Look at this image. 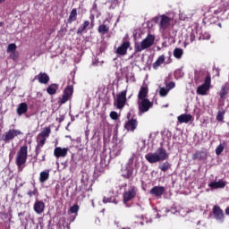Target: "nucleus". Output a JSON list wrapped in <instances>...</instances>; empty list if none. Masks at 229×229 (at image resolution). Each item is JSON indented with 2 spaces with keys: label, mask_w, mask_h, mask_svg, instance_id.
<instances>
[{
  "label": "nucleus",
  "mask_w": 229,
  "mask_h": 229,
  "mask_svg": "<svg viewBox=\"0 0 229 229\" xmlns=\"http://www.w3.org/2000/svg\"><path fill=\"white\" fill-rule=\"evenodd\" d=\"M139 167H140V165L139 164V158L137 157V155L132 154L129 158L125 168L122 169V176H123V178H131L134 169L137 171Z\"/></svg>",
  "instance_id": "obj_1"
},
{
  "label": "nucleus",
  "mask_w": 229,
  "mask_h": 229,
  "mask_svg": "<svg viewBox=\"0 0 229 229\" xmlns=\"http://www.w3.org/2000/svg\"><path fill=\"white\" fill-rule=\"evenodd\" d=\"M145 158L149 162V164H157V162H164V160H167V158H169V154L165 148H159L154 153H148L145 156Z\"/></svg>",
  "instance_id": "obj_2"
},
{
  "label": "nucleus",
  "mask_w": 229,
  "mask_h": 229,
  "mask_svg": "<svg viewBox=\"0 0 229 229\" xmlns=\"http://www.w3.org/2000/svg\"><path fill=\"white\" fill-rule=\"evenodd\" d=\"M28 160V146H22L16 155V165L18 166V171H22L24 169V164Z\"/></svg>",
  "instance_id": "obj_3"
},
{
  "label": "nucleus",
  "mask_w": 229,
  "mask_h": 229,
  "mask_svg": "<svg viewBox=\"0 0 229 229\" xmlns=\"http://www.w3.org/2000/svg\"><path fill=\"white\" fill-rule=\"evenodd\" d=\"M153 44H155V36L148 34L141 42L135 44L134 49L137 51V53H140L144 51V49H148V47H151Z\"/></svg>",
  "instance_id": "obj_4"
},
{
  "label": "nucleus",
  "mask_w": 229,
  "mask_h": 229,
  "mask_svg": "<svg viewBox=\"0 0 229 229\" xmlns=\"http://www.w3.org/2000/svg\"><path fill=\"white\" fill-rule=\"evenodd\" d=\"M19 135H22V132L21 130H16V129H9L7 131H5L4 134L0 136V140H3L5 144H10L12 140L15 137H19Z\"/></svg>",
  "instance_id": "obj_5"
},
{
  "label": "nucleus",
  "mask_w": 229,
  "mask_h": 229,
  "mask_svg": "<svg viewBox=\"0 0 229 229\" xmlns=\"http://www.w3.org/2000/svg\"><path fill=\"white\" fill-rule=\"evenodd\" d=\"M153 103L149 101V99H141L138 100V108L139 114L142 115V114H146V112H149V108H152Z\"/></svg>",
  "instance_id": "obj_6"
},
{
  "label": "nucleus",
  "mask_w": 229,
  "mask_h": 229,
  "mask_svg": "<svg viewBox=\"0 0 229 229\" xmlns=\"http://www.w3.org/2000/svg\"><path fill=\"white\" fill-rule=\"evenodd\" d=\"M139 190L135 186H130L128 190L123 192V203L126 205L128 201H131L135 196H137Z\"/></svg>",
  "instance_id": "obj_7"
},
{
  "label": "nucleus",
  "mask_w": 229,
  "mask_h": 229,
  "mask_svg": "<svg viewBox=\"0 0 229 229\" xmlns=\"http://www.w3.org/2000/svg\"><path fill=\"white\" fill-rule=\"evenodd\" d=\"M159 20V30L163 35L165 34V30L171 26V18L165 16V15H161L158 18Z\"/></svg>",
  "instance_id": "obj_8"
},
{
  "label": "nucleus",
  "mask_w": 229,
  "mask_h": 229,
  "mask_svg": "<svg viewBox=\"0 0 229 229\" xmlns=\"http://www.w3.org/2000/svg\"><path fill=\"white\" fill-rule=\"evenodd\" d=\"M126 94H127V91L123 90L116 96V100L114 102V105L116 108H118V110L124 108V106L126 105Z\"/></svg>",
  "instance_id": "obj_9"
},
{
  "label": "nucleus",
  "mask_w": 229,
  "mask_h": 229,
  "mask_svg": "<svg viewBox=\"0 0 229 229\" xmlns=\"http://www.w3.org/2000/svg\"><path fill=\"white\" fill-rule=\"evenodd\" d=\"M208 89H210V77H207L205 83L197 88V94L199 96H207Z\"/></svg>",
  "instance_id": "obj_10"
},
{
  "label": "nucleus",
  "mask_w": 229,
  "mask_h": 229,
  "mask_svg": "<svg viewBox=\"0 0 229 229\" xmlns=\"http://www.w3.org/2000/svg\"><path fill=\"white\" fill-rule=\"evenodd\" d=\"M213 214L217 223H225V213L219 206H214Z\"/></svg>",
  "instance_id": "obj_11"
},
{
  "label": "nucleus",
  "mask_w": 229,
  "mask_h": 229,
  "mask_svg": "<svg viewBox=\"0 0 229 229\" xmlns=\"http://www.w3.org/2000/svg\"><path fill=\"white\" fill-rule=\"evenodd\" d=\"M196 37H198V30L192 28L188 29L187 38L184 42L185 46H189V44L195 41Z\"/></svg>",
  "instance_id": "obj_12"
},
{
  "label": "nucleus",
  "mask_w": 229,
  "mask_h": 229,
  "mask_svg": "<svg viewBox=\"0 0 229 229\" xmlns=\"http://www.w3.org/2000/svg\"><path fill=\"white\" fill-rule=\"evenodd\" d=\"M131 43L130 41H123L120 47H117L115 53L120 56H124L128 53V49L130 48Z\"/></svg>",
  "instance_id": "obj_13"
},
{
  "label": "nucleus",
  "mask_w": 229,
  "mask_h": 229,
  "mask_svg": "<svg viewBox=\"0 0 229 229\" xmlns=\"http://www.w3.org/2000/svg\"><path fill=\"white\" fill-rule=\"evenodd\" d=\"M207 78H210V75H208V72H207V71H195V83H201V81H206Z\"/></svg>",
  "instance_id": "obj_14"
},
{
  "label": "nucleus",
  "mask_w": 229,
  "mask_h": 229,
  "mask_svg": "<svg viewBox=\"0 0 229 229\" xmlns=\"http://www.w3.org/2000/svg\"><path fill=\"white\" fill-rule=\"evenodd\" d=\"M73 88L72 86H68L65 88L63 97L61 98V103L64 105V103H67V100L71 98V96H72Z\"/></svg>",
  "instance_id": "obj_15"
},
{
  "label": "nucleus",
  "mask_w": 229,
  "mask_h": 229,
  "mask_svg": "<svg viewBox=\"0 0 229 229\" xmlns=\"http://www.w3.org/2000/svg\"><path fill=\"white\" fill-rule=\"evenodd\" d=\"M34 212L38 214V216H40L44 213V210L46 208V204L42 200H36L33 206Z\"/></svg>",
  "instance_id": "obj_16"
},
{
  "label": "nucleus",
  "mask_w": 229,
  "mask_h": 229,
  "mask_svg": "<svg viewBox=\"0 0 229 229\" xmlns=\"http://www.w3.org/2000/svg\"><path fill=\"white\" fill-rule=\"evenodd\" d=\"M68 151V148H62L60 147H56L54 150V155L56 158H64V157H67Z\"/></svg>",
  "instance_id": "obj_17"
},
{
  "label": "nucleus",
  "mask_w": 229,
  "mask_h": 229,
  "mask_svg": "<svg viewBox=\"0 0 229 229\" xmlns=\"http://www.w3.org/2000/svg\"><path fill=\"white\" fill-rule=\"evenodd\" d=\"M139 124V122H137L136 119H131L129 120L125 125L124 128L125 130H127L128 131H135V130H137V125Z\"/></svg>",
  "instance_id": "obj_18"
},
{
  "label": "nucleus",
  "mask_w": 229,
  "mask_h": 229,
  "mask_svg": "<svg viewBox=\"0 0 229 229\" xmlns=\"http://www.w3.org/2000/svg\"><path fill=\"white\" fill-rule=\"evenodd\" d=\"M46 138H42L41 136L37 137L38 145L36 147V155L38 157L39 153L42 151V148H44V144H46Z\"/></svg>",
  "instance_id": "obj_19"
},
{
  "label": "nucleus",
  "mask_w": 229,
  "mask_h": 229,
  "mask_svg": "<svg viewBox=\"0 0 229 229\" xmlns=\"http://www.w3.org/2000/svg\"><path fill=\"white\" fill-rule=\"evenodd\" d=\"M228 90H229V85L228 84H225V86L222 87V89L219 92V96H220L219 103H220V105H225V99L226 98V94H228Z\"/></svg>",
  "instance_id": "obj_20"
},
{
  "label": "nucleus",
  "mask_w": 229,
  "mask_h": 229,
  "mask_svg": "<svg viewBox=\"0 0 229 229\" xmlns=\"http://www.w3.org/2000/svg\"><path fill=\"white\" fill-rule=\"evenodd\" d=\"M211 189H225L226 187V182L224 180H219L218 182H211L208 184Z\"/></svg>",
  "instance_id": "obj_21"
},
{
  "label": "nucleus",
  "mask_w": 229,
  "mask_h": 229,
  "mask_svg": "<svg viewBox=\"0 0 229 229\" xmlns=\"http://www.w3.org/2000/svg\"><path fill=\"white\" fill-rule=\"evenodd\" d=\"M164 192H165V188L163 186H155L150 190V194H152V196H162Z\"/></svg>",
  "instance_id": "obj_22"
},
{
  "label": "nucleus",
  "mask_w": 229,
  "mask_h": 229,
  "mask_svg": "<svg viewBox=\"0 0 229 229\" xmlns=\"http://www.w3.org/2000/svg\"><path fill=\"white\" fill-rule=\"evenodd\" d=\"M38 81L39 83L46 85L47 83H49V75H47L46 72H40L38 75Z\"/></svg>",
  "instance_id": "obj_23"
},
{
  "label": "nucleus",
  "mask_w": 229,
  "mask_h": 229,
  "mask_svg": "<svg viewBox=\"0 0 229 229\" xmlns=\"http://www.w3.org/2000/svg\"><path fill=\"white\" fill-rule=\"evenodd\" d=\"M191 119H192V115L187 114H181L177 117V120L181 124L183 123H191Z\"/></svg>",
  "instance_id": "obj_24"
},
{
  "label": "nucleus",
  "mask_w": 229,
  "mask_h": 229,
  "mask_svg": "<svg viewBox=\"0 0 229 229\" xmlns=\"http://www.w3.org/2000/svg\"><path fill=\"white\" fill-rule=\"evenodd\" d=\"M207 153L204 151H196L192 156V160H205Z\"/></svg>",
  "instance_id": "obj_25"
},
{
  "label": "nucleus",
  "mask_w": 229,
  "mask_h": 229,
  "mask_svg": "<svg viewBox=\"0 0 229 229\" xmlns=\"http://www.w3.org/2000/svg\"><path fill=\"white\" fill-rule=\"evenodd\" d=\"M147 97H148V88L141 87L138 94V101L142 99H148L146 98Z\"/></svg>",
  "instance_id": "obj_26"
},
{
  "label": "nucleus",
  "mask_w": 229,
  "mask_h": 229,
  "mask_svg": "<svg viewBox=\"0 0 229 229\" xmlns=\"http://www.w3.org/2000/svg\"><path fill=\"white\" fill-rule=\"evenodd\" d=\"M49 180V170H45L39 174L40 183H45Z\"/></svg>",
  "instance_id": "obj_27"
},
{
  "label": "nucleus",
  "mask_w": 229,
  "mask_h": 229,
  "mask_svg": "<svg viewBox=\"0 0 229 229\" xmlns=\"http://www.w3.org/2000/svg\"><path fill=\"white\" fill-rule=\"evenodd\" d=\"M26 112H28V104L26 103L20 104L17 108L18 115H22V114H26Z\"/></svg>",
  "instance_id": "obj_28"
},
{
  "label": "nucleus",
  "mask_w": 229,
  "mask_h": 229,
  "mask_svg": "<svg viewBox=\"0 0 229 229\" xmlns=\"http://www.w3.org/2000/svg\"><path fill=\"white\" fill-rule=\"evenodd\" d=\"M77 17H78V10L72 9L68 19V23L72 24V22L76 21Z\"/></svg>",
  "instance_id": "obj_29"
},
{
  "label": "nucleus",
  "mask_w": 229,
  "mask_h": 229,
  "mask_svg": "<svg viewBox=\"0 0 229 229\" xmlns=\"http://www.w3.org/2000/svg\"><path fill=\"white\" fill-rule=\"evenodd\" d=\"M58 90V84H51L50 86H48V88L47 89V94H49L50 96H53L54 94H56V91Z\"/></svg>",
  "instance_id": "obj_30"
},
{
  "label": "nucleus",
  "mask_w": 229,
  "mask_h": 229,
  "mask_svg": "<svg viewBox=\"0 0 229 229\" xmlns=\"http://www.w3.org/2000/svg\"><path fill=\"white\" fill-rule=\"evenodd\" d=\"M89 26H90V21H84V23L81 25L77 30V34L81 35V33H83V31H85L87 28H89Z\"/></svg>",
  "instance_id": "obj_31"
},
{
  "label": "nucleus",
  "mask_w": 229,
  "mask_h": 229,
  "mask_svg": "<svg viewBox=\"0 0 229 229\" xmlns=\"http://www.w3.org/2000/svg\"><path fill=\"white\" fill-rule=\"evenodd\" d=\"M165 61V55H160L157 60L153 64L154 69H158L159 66Z\"/></svg>",
  "instance_id": "obj_32"
},
{
  "label": "nucleus",
  "mask_w": 229,
  "mask_h": 229,
  "mask_svg": "<svg viewBox=\"0 0 229 229\" xmlns=\"http://www.w3.org/2000/svg\"><path fill=\"white\" fill-rule=\"evenodd\" d=\"M50 134L51 128L46 127L38 136L42 137L43 139H47V137H49Z\"/></svg>",
  "instance_id": "obj_33"
},
{
  "label": "nucleus",
  "mask_w": 229,
  "mask_h": 229,
  "mask_svg": "<svg viewBox=\"0 0 229 229\" xmlns=\"http://www.w3.org/2000/svg\"><path fill=\"white\" fill-rule=\"evenodd\" d=\"M110 30V28L108 26H106V24H101L98 26V33H100V35H106V32Z\"/></svg>",
  "instance_id": "obj_34"
},
{
  "label": "nucleus",
  "mask_w": 229,
  "mask_h": 229,
  "mask_svg": "<svg viewBox=\"0 0 229 229\" xmlns=\"http://www.w3.org/2000/svg\"><path fill=\"white\" fill-rule=\"evenodd\" d=\"M174 56L175 58H178V59L182 58V56H183V49H182V48H175L174 50Z\"/></svg>",
  "instance_id": "obj_35"
},
{
  "label": "nucleus",
  "mask_w": 229,
  "mask_h": 229,
  "mask_svg": "<svg viewBox=\"0 0 229 229\" xmlns=\"http://www.w3.org/2000/svg\"><path fill=\"white\" fill-rule=\"evenodd\" d=\"M159 169L165 173V171H169V169H171V164H169V162H165L163 165H159Z\"/></svg>",
  "instance_id": "obj_36"
},
{
  "label": "nucleus",
  "mask_w": 229,
  "mask_h": 229,
  "mask_svg": "<svg viewBox=\"0 0 229 229\" xmlns=\"http://www.w3.org/2000/svg\"><path fill=\"white\" fill-rule=\"evenodd\" d=\"M17 51V45L15 43H11L7 47V53H15Z\"/></svg>",
  "instance_id": "obj_37"
},
{
  "label": "nucleus",
  "mask_w": 229,
  "mask_h": 229,
  "mask_svg": "<svg viewBox=\"0 0 229 229\" xmlns=\"http://www.w3.org/2000/svg\"><path fill=\"white\" fill-rule=\"evenodd\" d=\"M140 219L141 220V221H138L137 223H140V225H141V226H144V225H148V223H152V220L151 219H149V220H148V217H145L144 216H141L140 217Z\"/></svg>",
  "instance_id": "obj_38"
},
{
  "label": "nucleus",
  "mask_w": 229,
  "mask_h": 229,
  "mask_svg": "<svg viewBox=\"0 0 229 229\" xmlns=\"http://www.w3.org/2000/svg\"><path fill=\"white\" fill-rule=\"evenodd\" d=\"M225 119V111L224 109H220L216 115V121H223Z\"/></svg>",
  "instance_id": "obj_39"
},
{
  "label": "nucleus",
  "mask_w": 229,
  "mask_h": 229,
  "mask_svg": "<svg viewBox=\"0 0 229 229\" xmlns=\"http://www.w3.org/2000/svg\"><path fill=\"white\" fill-rule=\"evenodd\" d=\"M225 143L218 145L217 148H216V154L221 155V153H223V151H225Z\"/></svg>",
  "instance_id": "obj_40"
},
{
  "label": "nucleus",
  "mask_w": 229,
  "mask_h": 229,
  "mask_svg": "<svg viewBox=\"0 0 229 229\" xmlns=\"http://www.w3.org/2000/svg\"><path fill=\"white\" fill-rule=\"evenodd\" d=\"M103 203H114L115 205H117V200H115V199L114 198L104 197Z\"/></svg>",
  "instance_id": "obj_41"
},
{
  "label": "nucleus",
  "mask_w": 229,
  "mask_h": 229,
  "mask_svg": "<svg viewBox=\"0 0 229 229\" xmlns=\"http://www.w3.org/2000/svg\"><path fill=\"white\" fill-rule=\"evenodd\" d=\"M159 94L162 98H165V96L169 94V90L167 88H160Z\"/></svg>",
  "instance_id": "obj_42"
},
{
  "label": "nucleus",
  "mask_w": 229,
  "mask_h": 229,
  "mask_svg": "<svg viewBox=\"0 0 229 229\" xmlns=\"http://www.w3.org/2000/svg\"><path fill=\"white\" fill-rule=\"evenodd\" d=\"M79 210H80V206H78V205H73L70 208L71 214H77Z\"/></svg>",
  "instance_id": "obj_43"
},
{
  "label": "nucleus",
  "mask_w": 229,
  "mask_h": 229,
  "mask_svg": "<svg viewBox=\"0 0 229 229\" xmlns=\"http://www.w3.org/2000/svg\"><path fill=\"white\" fill-rule=\"evenodd\" d=\"M27 194L30 198H33V196H37V194H38V191L34 189L33 191H29Z\"/></svg>",
  "instance_id": "obj_44"
},
{
  "label": "nucleus",
  "mask_w": 229,
  "mask_h": 229,
  "mask_svg": "<svg viewBox=\"0 0 229 229\" xmlns=\"http://www.w3.org/2000/svg\"><path fill=\"white\" fill-rule=\"evenodd\" d=\"M110 117L111 119H114V121H117V119H119V114H117V112L112 111L110 113Z\"/></svg>",
  "instance_id": "obj_45"
},
{
  "label": "nucleus",
  "mask_w": 229,
  "mask_h": 229,
  "mask_svg": "<svg viewBox=\"0 0 229 229\" xmlns=\"http://www.w3.org/2000/svg\"><path fill=\"white\" fill-rule=\"evenodd\" d=\"M10 58L15 62L19 58V54L17 52H11Z\"/></svg>",
  "instance_id": "obj_46"
},
{
  "label": "nucleus",
  "mask_w": 229,
  "mask_h": 229,
  "mask_svg": "<svg viewBox=\"0 0 229 229\" xmlns=\"http://www.w3.org/2000/svg\"><path fill=\"white\" fill-rule=\"evenodd\" d=\"M175 87V84L174 81L170 82L167 86H166V89H168V90H171L173 89H174Z\"/></svg>",
  "instance_id": "obj_47"
},
{
  "label": "nucleus",
  "mask_w": 229,
  "mask_h": 229,
  "mask_svg": "<svg viewBox=\"0 0 229 229\" xmlns=\"http://www.w3.org/2000/svg\"><path fill=\"white\" fill-rule=\"evenodd\" d=\"M102 64H103V63L99 62V60H98V59H96V60L93 61V63H92V64H93V65H96V66H98V65H102Z\"/></svg>",
  "instance_id": "obj_48"
},
{
  "label": "nucleus",
  "mask_w": 229,
  "mask_h": 229,
  "mask_svg": "<svg viewBox=\"0 0 229 229\" xmlns=\"http://www.w3.org/2000/svg\"><path fill=\"white\" fill-rule=\"evenodd\" d=\"M203 38L204 40H210V34L208 33L204 34Z\"/></svg>",
  "instance_id": "obj_49"
},
{
  "label": "nucleus",
  "mask_w": 229,
  "mask_h": 229,
  "mask_svg": "<svg viewBox=\"0 0 229 229\" xmlns=\"http://www.w3.org/2000/svg\"><path fill=\"white\" fill-rule=\"evenodd\" d=\"M183 76V72H182V70H177L176 72H175V76Z\"/></svg>",
  "instance_id": "obj_50"
},
{
  "label": "nucleus",
  "mask_w": 229,
  "mask_h": 229,
  "mask_svg": "<svg viewBox=\"0 0 229 229\" xmlns=\"http://www.w3.org/2000/svg\"><path fill=\"white\" fill-rule=\"evenodd\" d=\"M92 10H95V11L98 10V4H96V3L93 4Z\"/></svg>",
  "instance_id": "obj_51"
},
{
  "label": "nucleus",
  "mask_w": 229,
  "mask_h": 229,
  "mask_svg": "<svg viewBox=\"0 0 229 229\" xmlns=\"http://www.w3.org/2000/svg\"><path fill=\"white\" fill-rule=\"evenodd\" d=\"M225 214H226L227 216H229V207L226 208V209H225Z\"/></svg>",
  "instance_id": "obj_52"
},
{
  "label": "nucleus",
  "mask_w": 229,
  "mask_h": 229,
  "mask_svg": "<svg viewBox=\"0 0 229 229\" xmlns=\"http://www.w3.org/2000/svg\"><path fill=\"white\" fill-rule=\"evenodd\" d=\"M117 229H130V227H121V226H118Z\"/></svg>",
  "instance_id": "obj_53"
},
{
  "label": "nucleus",
  "mask_w": 229,
  "mask_h": 229,
  "mask_svg": "<svg viewBox=\"0 0 229 229\" xmlns=\"http://www.w3.org/2000/svg\"><path fill=\"white\" fill-rule=\"evenodd\" d=\"M19 217H21V216H24V213L21 212L18 214Z\"/></svg>",
  "instance_id": "obj_54"
},
{
  "label": "nucleus",
  "mask_w": 229,
  "mask_h": 229,
  "mask_svg": "<svg viewBox=\"0 0 229 229\" xmlns=\"http://www.w3.org/2000/svg\"><path fill=\"white\" fill-rule=\"evenodd\" d=\"M110 8H115V5L112 4V5L110 6Z\"/></svg>",
  "instance_id": "obj_55"
},
{
  "label": "nucleus",
  "mask_w": 229,
  "mask_h": 229,
  "mask_svg": "<svg viewBox=\"0 0 229 229\" xmlns=\"http://www.w3.org/2000/svg\"><path fill=\"white\" fill-rule=\"evenodd\" d=\"M3 24H4V23L0 21V28H1V26H3Z\"/></svg>",
  "instance_id": "obj_56"
},
{
  "label": "nucleus",
  "mask_w": 229,
  "mask_h": 229,
  "mask_svg": "<svg viewBox=\"0 0 229 229\" xmlns=\"http://www.w3.org/2000/svg\"><path fill=\"white\" fill-rule=\"evenodd\" d=\"M1 3H4V0H0V4H1Z\"/></svg>",
  "instance_id": "obj_57"
},
{
  "label": "nucleus",
  "mask_w": 229,
  "mask_h": 229,
  "mask_svg": "<svg viewBox=\"0 0 229 229\" xmlns=\"http://www.w3.org/2000/svg\"><path fill=\"white\" fill-rule=\"evenodd\" d=\"M114 5L117 4V1H114Z\"/></svg>",
  "instance_id": "obj_58"
},
{
  "label": "nucleus",
  "mask_w": 229,
  "mask_h": 229,
  "mask_svg": "<svg viewBox=\"0 0 229 229\" xmlns=\"http://www.w3.org/2000/svg\"><path fill=\"white\" fill-rule=\"evenodd\" d=\"M165 212H166V213H167V212H169V210H167V209H165Z\"/></svg>",
  "instance_id": "obj_59"
},
{
  "label": "nucleus",
  "mask_w": 229,
  "mask_h": 229,
  "mask_svg": "<svg viewBox=\"0 0 229 229\" xmlns=\"http://www.w3.org/2000/svg\"><path fill=\"white\" fill-rule=\"evenodd\" d=\"M157 217H160V214L157 213Z\"/></svg>",
  "instance_id": "obj_60"
},
{
  "label": "nucleus",
  "mask_w": 229,
  "mask_h": 229,
  "mask_svg": "<svg viewBox=\"0 0 229 229\" xmlns=\"http://www.w3.org/2000/svg\"><path fill=\"white\" fill-rule=\"evenodd\" d=\"M218 26L221 28V23H219Z\"/></svg>",
  "instance_id": "obj_61"
},
{
  "label": "nucleus",
  "mask_w": 229,
  "mask_h": 229,
  "mask_svg": "<svg viewBox=\"0 0 229 229\" xmlns=\"http://www.w3.org/2000/svg\"><path fill=\"white\" fill-rule=\"evenodd\" d=\"M92 206L94 207V201H92Z\"/></svg>",
  "instance_id": "obj_62"
},
{
  "label": "nucleus",
  "mask_w": 229,
  "mask_h": 229,
  "mask_svg": "<svg viewBox=\"0 0 229 229\" xmlns=\"http://www.w3.org/2000/svg\"><path fill=\"white\" fill-rule=\"evenodd\" d=\"M199 223H200V222L199 221V222H198V225H199Z\"/></svg>",
  "instance_id": "obj_63"
}]
</instances>
